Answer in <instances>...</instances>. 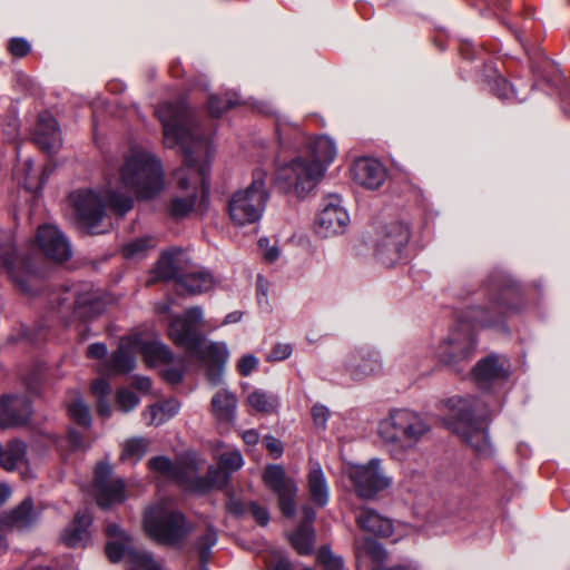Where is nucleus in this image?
Masks as SVG:
<instances>
[{
	"label": "nucleus",
	"instance_id": "f704fd0d",
	"mask_svg": "<svg viewBox=\"0 0 570 570\" xmlns=\"http://www.w3.org/2000/svg\"><path fill=\"white\" fill-rule=\"evenodd\" d=\"M140 352L150 366L171 365L175 356L170 348L160 341L145 342L140 345Z\"/></svg>",
	"mask_w": 570,
	"mask_h": 570
},
{
	"label": "nucleus",
	"instance_id": "72a5a7b5",
	"mask_svg": "<svg viewBox=\"0 0 570 570\" xmlns=\"http://www.w3.org/2000/svg\"><path fill=\"white\" fill-rule=\"evenodd\" d=\"M184 253L179 248H170L163 252L157 265L156 275L161 279H175L181 275L180 269L183 268Z\"/></svg>",
	"mask_w": 570,
	"mask_h": 570
},
{
	"label": "nucleus",
	"instance_id": "a878e982",
	"mask_svg": "<svg viewBox=\"0 0 570 570\" xmlns=\"http://www.w3.org/2000/svg\"><path fill=\"white\" fill-rule=\"evenodd\" d=\"M40 517V512L35 509L31 498H26L17 508L2 515V524L9 530H27L33 527Z\"/></svg>",
	"mask_w": 570,
	"mask_h": 570
},
{
	"label": "nucleus",
	"instance_id": "4468645a",
	"mask_svg": "<svg viewBox=\"0 0 570 570\" xmlns=\"http://www.w3.org/2000/svg\"><path fill=\"white\" fill-rule=\"evenodd\" d=\"M0 263L22 292L33 293V286L39 279V271L29 257L18 256L11 244H1Z\"/></svg>",
	"mask_w": 570,
	"mask_h": 570
},
{
	"label": "nucleus",
	"instance_id": "bf43d9fd",
	"mask_svg": "<svg viewBox=\"0 0 570 570\" xmlns=\"http://www.w3.org/2000/svg\"><path fill=\"white\" fill-rule=\"evenodd\" d=\"M249 511L258 524L264 527L268 523L269 513L266 508L261 507L256 502H250Z\"/></svg>",
	"mask_w": 570,
	"mask_h": 570
},
{
	"label": "nucleus",
	"instance_id": "20e7f679",
	"mask_svg": "<svg viewBox=\"0 0 570 570\" xmlns=\"http://www.w3.org/2000/svg\"><path fill=\"white\" fill-rule=\"evenodd\" d=\"M452 414L449 419L450 429L460 435L478 453H488L490 442L487 432L488 411L479 400L452 397L449 400Z\"/></svg>",
	"mask_w": 570,
	"mask_h": 570
},
{
	"label": "nucleus",
	"instance_id": "1a4fd4ad",
	"mask_svg": "<svg viewBox=\"0 0 570 570\" xmlns=\"http://www.w3.org/2000/svg\"><path fill=\"white\" fill-rule=\"evenodd\" d=\"M267 173L257 168L250 184L236 190L228 200V216L236 226L257 223L265 212L269 193L266 187Z\"/></svg>",
	"mask_w": 570,
	"mask_h": 570
},
{
	"label": "nucleus",
	"instance_id": "39448f33",
	"mask_svg": "<svg viewBox=\"0 0 570 570\" xmlns=\"http://www.w3.org/2000/svg\"><path fill=\"white\" fill-rule=\"evenodd\" d=\"M70 199L80 222L91 234L102 233V229H99V223L104 218L107 205L119 215L126 214L134 206L131 196L112 189L104 193L92 189L77 190L70 195Z\"/></svg>",
	"mask_w": 570,
	"mask_h": 570
},
{
	"label": "nucleus",
	"instance_id": "a19ab883",
	"mask_svg": "<svg viewBox=\"0 0 570 570\" xmlns=\"http://www.w3.org/2000/svg\"><path fill=\"white\" fill-rule=\"evenodd\" d=\"M313 540V529L308 524H301L289 537L292 546L299 554H308L312 551Z\"/></svg>",
	"mask_w": 570,
	"mask_h": 570
},
{
	"label": "nucleus",
	"instance_id": "f257e3e1",
	"mask_svg": "<svg viewBox=\"0 0 570 570\" xmlns=\"http://www.w3.org/2000/svg\"><path fill=\"white\" fill-rule=\"evenodd\" d=\"M156 115L163 125L165 146L179 147L185 155L184 165L174 176L178 187L188 194L185 197H175L169 207L173 217L181 218L195 206L197 186L200 185L204 191L209 188L210 144L184 98L160 104Z\"/></svg>",
	"mask_w": 570,
	"mask_h": 570
},
{
	"label": "nucleus",
	"instance_id": "0eeeda50",
	"mask_svg": "<svg viewBox=\"0 0 570 570\" xmlns=\"http://www.w3.org/2000/svg\"><path fill=\"white\" fill-rule=\"evenodd\" d=\"M144 529L157 543L179 548L193 531V524L179 510L161 501L146 511Z\"/></svg>",
	"mask_w": 570,
	"mask_h": 570
},
{
	"label": "nucleus",
	"instance_id": "603ef678",
	"mask_svg": "<svg viewBox=\"0 0 570 570\" xmlns=\"http://www.w3.org/2000/svg\"><path fill=\"white\" fill-rule=\"evenodd\" d=\"M293 347L288 343H277L267 354V362H278L288 358L292 355Z\"/></svg>",
	"mask_w": 570,
	"mask_h": 570
},
{
	"label": "nucleus",
	"instance_id": "0e129e2a",
	"mask_svg": "<svg viewBox=\"0 0 570 570\" xmlns=\"http://www.w3.org/2000/svg\"><path fill=\"white\" fill-rule=\"evenodd\" d=\"M242 438L244 442L248 445H255L259 441V434L254 429L244 431Z\"/></svg>",
	"mask_w": 570,
	"mask_h": 570
},
{
	"label": "nucleus",
	"instance_id": "79ce46f5",
	"mask_svg": "<svg viewBox=\"0 0 570 570\" xmlns=\"http://www.w3.org/2000/svg\"><path fill=\"white\" fill-rule=\"evenodd\" d=\"M218 535L215 529L207 528L205 533L199 535L195 541V549L198 552L199 563L207 564L210 554L212 548L217 543Z\"/></svg>",
	"mask_w": 570,
	"mask_h": 570
},
{
	"label": "nucleus",
	"instance_id": "e433bc0d",
	"mask_svg": "<svg viewBox=\"0 0 570 570\" xmlns=\"http://www.w3.org/2000/svg\"><path fill=\"white\" fill-rule=\"evenodd\" d=\"M246 403L253 411L262 414H272L279 406V400L275 394L258 389L247 395Z\"/></svg>",
	"mask_w": 570,
	"mask_h": 570
},
{
	"label": "nucleus",
	"instance_id": "9b49d317",
	"mask_svg": "<svg viewBox=\"0 0 570 570\" xmlns=\"http://www.w3.org/2000/svg\"><path fill=\"white\" fill-rule=\"evenodd\" d=\"M476 341L471 330L459 327L450 333L434 348L438 361L449 370L463 372L474 356Z\"/></svg>",
	"mask_w": 570,
	"mask_h": 570
},
{
	"label": "nucleus",
	"instance_id": "c03bdc74",
	"mask_svg": "<svg viewBox=\"0 0 570 570\" xmlns=\"http://www.w3.org/2000/svg\"><path fill=\"white\" fill-rule=\"evenodd\" d=\"M264 561L267 570H292L289 560L277 549H271L264 556Z\"/></svg>",
	"mask_w": 570,
	"mask_h": 570
},
{
	"label": "nucleus",
	"instance_id": "5701e85b",
	"mask_svg": "<svg viewBox=\"0 0 570 570\" xmlns=\"http://www.w3.org/2000/svg\"><path fill=\"white\" fill-rule=\"evenodd\" d=\"M31 415L30 401L24 396H4L0 400V428L24 424Z\"/></svg>",
	"mask_w": 570,
	"mask_h": 570
},
{
	"label": "nucleus",
	"instance_id": "b1692460",
	"mask_svg": "<svg viewBox=\"0 0 570 570\" xmlns=\"http://www.w3.org/2000/svg\"><path fill=\"white\" fill-rule=\"evenodd\" d=\"M35 142L47 154L56 153L61 144V132L56 119L45 112L40 114L35 130Z\"/></svg>",
	"mask_w": 570,
	"mask_h": 570
},
{
	"label": "nucleus",
	"instance_id": "4be33fe9",
	"mask_svg": "<svg viewBox=\"0 0 570 570\" xmlns=\"http://www.w3.org/2000/svg\"><path fill=\"white\" fill-rule=\"evenodd\" d=\"M473 376L481 389H488L492 383L507 380L509 377L507 360L498 355H489L475 364Z\"/></svg>",
	"mask_w": 570,
	"mask_h": 570
},
{
	"label": "nucleus",
	"instance_id": "3c124183",
	"mask_svg": "<svg viewBox=\"0 0 570 570\" xmlns=\"http://www.w3.org/2000/svg\"><path fill=\"white\" fill-rule=\"evenodd\" d=\"M311 415L314 426L317 430L325 431L328 419L331 417V411L327 406L316 403L311 409Z\"/></svg>",
	"mask_w": 570,
	"mask_h": 570
},
{
	"label": "nucleus",
	"instance_id": "a211bd4d",
	"mask_svg": "<svg viewBox=\"0 0 570 570\" xmlns=\"http://www.w3.org/2000/svg\"><path fill=\"white\" fill-rule=\"evenodd\" d=\"M111 468L108 463L100 462L95 469V491L97 503L101 508H108L115 503L125 501V483L122 479L109 480Z\"/></svg>",
	"mask_w": 570,
	"mask_h": 570
},
{
	"label": "nucleus",
	"instance_id": "9d476101",
	"mask_svg": "<svg viewBox=\"0 0 570 570\" xmlns=\"http://www.w3.org/2000/svg\"><path fill=\"white\" fill-rule=\"evenodd\" d=\"M284 154L278 148L275 183L284 193H294L298 198H303L316 187L324 176V166L313 164L302 153H297L291 161L282 163Z\"/></svg>",
	"mask_w": 570,
	"mask_h": 570
},
{
	"label": "nucleus",
	"instance_id": "aec40b11",
	"mask_svg": "<svg viewBox=\"0 0 570 570\" xmlns=\"http://www.w3.org/2000/svg\"><path fill=\"white\" fill-rule=\"evenodd\" d=\"M137 340L122 338L118 348L114 351L101 364L105 374L117 375L131 372L136 367Z\"/></svg>",
	"mask_w": 570,
	"mask_h": 570
},
{
	"label": "nucleus",
	"instance_id": "052dcab7",
	"mask_svg": "<svg viewBox=\"0 0 570 570\" xmlns=\"http://www.w3.org/2000/svg\"><path fill=\"white\" fill-rule=\"evenodd\" d=\"M87 355L90 358H98L105 361L107 358V346L102 343H95L88 346Z\"/></svg>",
	"mask_w": 570,
	"mask_h": 570
},
{
	"label": "nucleus",
	"instance_id": "2f4dec72",
	"mask_svg": "<svg viewBox=\"0 0 570 570\" xmlns=\"http://www.w3.org/2000/svg\"><path fill=\"white\" fill-rule=\"evenodd\" d=\"M357 525L374 535L387 538L393 533V524L390 519L384 518L373 509H361L356 517Z\"/></svg>",
	"mask_w": 570,
	"mask_h": 570
},
{
	"label": "nucleus",
	"instance_id": "393cba45",
	"mask_svg": "<svg viewBox=\"0 0 570 570\" xmlns=\"http://www.w3.org/2000/svg\"><path fill=\"white\" fill-rule=\"evenodd\" d=\"M92 518L87 511H78L75 519L63 529L61 541L70 548H82L90 540L89 527Z\"/></svg>",
	"mask_w": 570,
	"mask_h": 570
},
{
	"label": "nucleus",
	"instance_id": "bb28decb",
	"mask_svg": "<svg viewBox=\"0 0 570 570\" xmlns=\"http://www.w3.org/2000/svg\"><path fill=\"white\" fill-rule=\"evenodd\" d=\"M382 361L376 352L353 354L346 363V371L355 381H362L380 373Z\"/></svg>",
	"mask_w": 570,
	"mask_h": 570
},
{
	"label": "nucleus",
	"instance_id": "cd10ccee",
	"mask_svg": "<svg viewBox=\"0 0 570 570\" xmlns=\"http://www.w3.org/2000/svg\"><path fill=\"white\" fill-rule=\"evenodd\" d=\"M215 284L210 273L204 269H196L181 274L175 283L176 292L180 295H197L208 292Z\"/></svg>",
	"mask_w": 570,
	"mask_h": 570
},
{
	"label": "nucleus",
	"instance_id": "c9c22d12",
	"mask_svg": "<svg viewBox=\"0 0 570 570\" xmlns=\"http://www.w3.org/2000/svg\"><path fill=\"white\" fill-rule=\"evenodd\" d=\"M179 407V403L176 400H168L161 404H154L149 406L142 413V417L148 425H160L175 416L178 413Z\"/></svg>",
	"mask_w": 570,
	"mask_h": 570
},
{
	"label": "nucleus",
	"instance_id": "774afa93",
	"mask_svg": "<svg viewBox=\"0 0 570 570\" xmlns=\"http://www.w3.org/2000/svg\"><path fill=\"white\" fill-rule=\"evenodd\" d=\"M303 514H304V519H305V522L303 524L311 525V523L314 521V519L316 517L314 509L311 505H304Z\"/></svg>",
	"mask_w": 570,
	"mask_h": 570
},
{
	"label": "nucleus",
	"instance_id": "6ab92c4d",
	"mask_svg": "<svg viewBox=\"0 0 570 570\" xmlns=\"http://www.w3.org/2000/svg\"><path fill=\"white\" fill-rule=\"evenodd\" d=\"M36 239L43 254L52 261L65 262L72 255L69 240L55 225L39 226Z\"/></svg>",
	"mask_w": 570,
	"mask_h": 570
},
{
	"label": "nucleus",
	"instance_id": "ea45409f",
	"mask_svg": "<svg viewBox=\"0 0 570 570\" xmlns=\"http://www.w3.org/2000/svg\"><path fill=\"white\" fill-rule=\"evenodd\" d=\"M354 546L357 558L366 556L379 563L383 562L386 558V552L382 544L371 538H356Z\"/></svg>",
	"mask_w": 570,
	"mask_h": 570
},
{
	"label": "nucleus",
	"instance_id": "58836bf2",
	"mask_svg": "<svg viewBox=\"0 0 570 570\" xmlns=\"http://www.w3.org/2000/svg\"><path fill=\"white\" fill-rule=\"evenodd\" d=\"M67 407L68 414L75 423L85 428L90 426L91 415L89 406L85 403L78 393L71 395L67 403Z\"/></svg>",
	"mask_w": 570,
	"mask_h": 570
},
{
	"label": "nucleus",
	"instance_id": "13d9d810",
	"mask_svg": "<svg viewBox=\"0 0 570 570\" xmlns=\"http://www.w3.org/2000/svg\"><path fill=\"white\" fill-rule=\"evenodd\" d=\"M90 390L96 399L107 397L111 393V387L105 379H96L91 383Z\"/></svg>",
	"mask_w": 570,
	"mask_h": 570
},
{
	"label": "nucleus",
	"instance_id": "ddd939ff",
	"mask_svg": "<svg viewBox=\"0 0 570 570\" xmlns=\"http://www.w3.org/2000/svg\"><path fill=\"white\" fill-rule=\"evenodd\" d=\"M355 494L365 500L374 499L379 492L389 489L392 478L389 476L377 458L371 459L365 464H352L346 471Z\"/></svg>",
	"mask_w": 570,
	"mask_h": 570
},
{
	"label": "nucleus",
	"instance_id": "6e6552de",
	"mask_svg": "<svg viewBox=\"0 0 570 570\" xmlns=\"http://www.w3.org/2000/svg\"><path fill=\"white\" fill-rule=\"evenodd\" d=\"M276 137L282 153H302L313 164L323 165L324 173L336 156L335 142L328 136L307 137L295 124L278 121Z\"/></svg>",
	"mask_w": 570,
	"mask_h": 570
},
{
	"label": "nucleus",
	"instance_id": "e2e57ef3",
	"mask_svg": "<svg viewBox=\"0 0 570 570\" xmlns=\"http://www.w3.org/2000/svg\"><path fill=\"white\" fill-rule=\"evenodd\" d=\"M97 412L102 417H109L111 414V405L107 397L97 399Z\"/></svg>",
	"mask_w": 570,
	"mask_h": 570
},
{
	"label": "nucleus",
	"instance_id": "09e8293b",
	"mask_svg": "<svg viewBox=\"0 0 570 570\" xmlns=\"http://www.w3.org/2000/svg\"><path fill=\"white\" fill-rule=\"evenodd\" d=\"M117 405L127 413L134 410L139 403L137 394L128 389H120L116 395Z\"/></svg>",
	"mask_w": 570,
	"mask_h": 570
},
{
	"label": "nucleus",
	"instance_id": "864d4df0",
	"mask_svg": "<svg viewBox=\"0 0 570 570\" xmlns=\"http://www.w3.org/2000/svg\"><path fill=\"white\" fill-rule=\"evenodd\" d=\"M179 366H169L163 370V377L170 384H178L184 377V361L179 360Z\"/></svg>",
	"mask_w": 570,
	"mask_h": 570
},
{
	"label": "nucleus",
	"instance_id": "c756f323",
	"mask_svg": "<svg viewBox=\"0 0 570 570\" xmlns=\"http://www.w3.org/2000/svg\"><path fill=\"white\" fill-rule=\"evenodd\" d=\"M188 481L186 488L196 492H207L212 488H222L226 484L228 472L219 469L209 468L206 478H200L196 473L194 464L188 465Z\"/></svg>",
	"mask_w": 570,
	"mask_h": 570
},
{
	"label": "nucleus",
	"instance_id": "f8f14e48",
	"mask_svg": "<svg viewBox=\"0 0 570 570\" xmlns=\"http://www.w3.org/2000/svg\"><path fill=\"white\" fill-rule=\"evenodd\" d=\"M490 289L494 296L485 305L468 306L460 320L473 326L490 327L502 322L509 311L514 309L505 301L513 292L498 282L491 281Z\"/></svg>",
	"mask_w": 570,
	"mask_h": 570
},
{
	"label": "nucleus",
	"instance_id": "473e14b6",
	"mask_svg": "<svg viewBox=\"0 0 570 570\" xmlns=\"http://www.w3.org/2000/svg\"><path fill=\"white\" fill-rule=\"evenodd\" d=\"M191 463L174 464L167 456H155L148 461L149 469L159 473L161 476L173 480L186 488L188 481V465Z\"/></svg>",
	"mask_w": 570,
	"mask_h": 570
},
{
	"label": "nucleus",
	"instance_id": "7c9ffc66",
	"mask_svg": "<svg viewBox=\"0 0 570 570\" xmlns=\"http://www.w3.org/2000/svg\"><path fill=\"white\" fill-rule=\"evenodd\" d=\"M212 413L220 424H233L236 419L237 399L228 390H219L212 397Z\"/></svg>",
	"mask_w": 570,
	"mask_h": 570
},
{
	"label": "nucleus",
	"instance_id": "69168bd1",
	"mask_svg": "<svg viewBox=\"0 0 570 570\" xmlns=\"http://www.w3.org/2000/svg\"><path fill=\"white\" fill-rule=\"evenodd\" d=\"M134 383L138 390L144 391V392L150 391L151 385H153L150 379H148L146 376H137L135 379Z\"/></svg>",
	"mask_w": 570,
	"mask_h": 570
},
{
	"label": "nucleus",
	"instance_id": "8fccbe9b",
	"mask_svg": "<svg viewBox=\"0 0 570 570\" xmlns=\"http://www.w3.org/2000/svg\"><path fill=\"white\" fill-rule=\"evenodd\" d=\"M494 94L502 100H518L521 101V98L518 97L513 86L504 78H498L493 86Z\"/></svg>",
	"mask_w": 570,
	"mask_h": 570
},
{
	"label": "nucleus",
	"instance_id": "4c0bfd02",
	"mask_svg": "<svg viewBox=\"0 0 570 570\" xmlns=\"http://www.w3.org/2000/svg\"><path fill=\"white\" fill-rule=\"evenodd\" d=\"M156 240L151 236H142L126 243L122 246V255L126 259L140 261L148 252L156 247Z\"/></svg>",
	"mask_w": 570,
	"mask_h": 570
},
{
	"label": "nucleus",
	"instance_id": "338daca9",
	"mask_svg": "<svg viewBox=\"0 0 570 570\" xmlns=\"http://www.w3.org/2000/svg\"><path fill=\"white\" fill-rule=\"evenodd\" d=\"M69 440H70L71 445L75 449L83 448L81 435L77 431H75V430L69 431Z\"/></svg>",
	"mask_w": 570,
	"mask_h": 570
},
{
	"label": "nucleus",
	"instance_id": "6e6d98bb",
	"mask_svg": "<svg viewBox=\"0 0 570 570\" xmlns=\"http://www.w3.org/2000/svg\"><path fill=\"white\" fill-rule=\"evenodd\" d=\"M30 49V43L23 38H12L9 42V50L16 58L24 57Z\"/></svg>",
	"mask_w": 570,
	"mask_h": 570
},
{
	"label": "nucleus",
	"instance_id": "de8ad7c7",
	"mask_svg": "<svg viewBox=\"0 0 570 570\" xmlns=\"http://www.w3.org/2000/svg\"><path fill=\"white\" fill-rule=\"evenodd\" d=\"M244 464L243 456L239 451H226L219 456V465L228 473L237 471Z\"/></svg>",
	"mask_w": 570,
	"mask_h": 570
},
{
	"label": "nucleus",
	"instance_id": "7ed1b4c3",
	"mask_svg": "<svg viewBox=\"0 0 570 570\" xmlns=\"http://www.w3.org/2000/svg\"><path fill=\"white\" fill-rule=\"evenodd\" d=\"M120 183L138 198H153L165 187L161 164L147 151L132 150L120 168Z\"/></svg>",
	"mask_w": 570,
	"mask_h": 570
},
{
	"label": "nucleus",
	"instance_id": "412c9836",
	"mask_svg": "<svg viewBox=\"0 0 570 570\" xmlns=\"http://www.w3.org/2000/svg\"><path fill=\"white\" fill-rule=\"evenodd\" d=\"M351 175L356 184L367 189H377L385 181L386 170L379 160L364 157L353 163Z\"/></svg>",
	"mask_w": 570,
	"mask_h": 570
},
{
	"label": "nucleus",
	"instance_id": "680f3d73",
	"mask_svg": "<svg viewBox=\"0 0 570 570\" xmlns=\"http://www.w3.org/2000/svg\"><path fill=\"white\" fill-rule=\"evenodd\" d=\"M106 533L108 537L112 538L114 540H121L127 541L130 539L125 531H122L118 524L116 523H109L106 527Z\"/></svg>",
	"mask_w": 570,
	"mask_h": 570
},
{
	"label": "nucleus",
	"instance_id": "dca6fc26",
	"mask_svg": "<svg viewBox=\"0 0 570 570\" xmlns=\"http://www.w3.org/2000/svg\"><path fill=\"white\" fill-rule=\"evenodd\" d=\"M264 482L277 495L282 513L287 518H293L296 512L295 499L298 492L295 480L286 475L283 466L273 464L266 468Z\"/></svg>",
	"mask_w": 570,
	"mask_h": 570
},
{
	"label": "nucleus",
	"instance_id": "37998d69",
	"mask_svg": "<svg viewBox=\"0 0 570 570\" xmlns=\"http://www.w3.org/2000/svg\"><path fill=\"white\" fill-rule=\"evenodd\" d=\"M147 451V442L141 438L128 440L124 446L121 458L124 460L139 461Z\"/></svg>",
	"mask_w": 570,
	"mask_h": 570
},
{
	"label": "nucleus",
	"instance_id": "c85d7f7f",
	"mask_svg": "<svg viewBox=\"0 0 570 570\" xmlns=\"http://www.w3.org/2000/svg\"><path fill=\"white\" fill-rule=\"evenodd\" d=\"M307 491L311 501L315 505L324 508L328 503L330 487L318 462H311L307 474Z\"/></svg>",
	"mask_w": 570,
	"mask_h": 570
},
{
	"label": "nucleus",
	"instance_id": "423d86ee",
	"mask_svg": "<svg viewBox=\"0 0 570 570\" xmlns=\"http://www.w3.org/2000/svg\"><path fill=\"white\" fill-rule=\"evenodd\" d=\"M429 430V424L419 413L409 409H394L380 421L377 433L385 444L407 451L414 449Z\"/></svg>",
	"mask_w": 570,
	"mask_h": 570
},
{
	"label": "nucleus",
	"instance_id": "4d7b16f0",
	"mask_svg": "<svg viewBox=\"0 0 570 570\" xmlns=\"http://www.w3.org/2000/svg\"><path fill=\"white\" fill-rule=\"evenodd\" d=\"M263 444L266 448V450L273 455L275 459H278L282 456L284 452V446L281 440L273 435H266L263 439Z\"/></svg>",
	"mask_w": 570,
	"mask_h": 570
},
{
	"label": "nucleus",
	"instance_id": "f3484780",
	"mask_svg": "<svg viewBox=\"0 0 570 570\" xmlns=\"http://www.w3.org/2000/svg\"><path fill=\"white\" fill-rule=\"evenodd\" d=\"M350 223V216L336 195H330L315 219V233L321 237H331L343 234Z\"/></svg>",
	"mask_w": 570,
	"mask_h": 570
},
{
	"label": "nucleus",
	"instance_id": "49530a36",
	"mask_svg": "<svg viewBox=\"0 0 570 570\" xmlns=\"http://www.w3.org/2000/svg\"><path fill=\"white\" fill-rule=\"evenodd\" d=\"M317 560L322 564L323 570H344L342 558L334 556L326 547L318 550Z\"/></svg>",
	"mask_w": 570,
	"mask_h": 570
},
{
	"label": "nucleus",
	"instance_id": "f03ea898",
	"mask_svg": "<svg viewBox=\"0 0 570 570\" xmlns=\"http://www.w3.org/2000/svg\"><path fill=\"white\" fill-rule=\"evenodd\" d=\"M203 320V311L198 306L188 308L183 316H173L168 324V336L179 347L185 348L194 357L207 364V379L214 385L222 381L224 367L229 358L227 344L224 342H206L197 331Z\"/></svg>",
	"mask_w": 570,
	"mask_h": 570
},
{
	"label": "nucleus",
	"instance_id": "2eb2a0df",
	"mask_svg": "<svg viewBox=\"0 0 570 570\" xmlns=\"http://www.w3.org/2000/svg\"><path fill=\"white\" fill-rule=\"evenodd\" d=\"M410 240L409 227L402 223H392L385 226L377 235L375 255L386 265L396 264L403 256V250Z\"/></svg>",
	"mask_w": 570,
	"mask_h": 570
},
{
	"label": "nucleus",
	"instance_id": "5fc2aeb1",
	"mask_svg": "<svg viewBox=\"0 0 570 570\" xmlns=\"http://www.w3.org/2000/svg\"><path fill=\"white\" fill-rule=\"evenodd\" d=\"M258 365V360L253 354L242 356L237 363V370L242 376H248Z\"/></svg>",
	"mask_w": 570,
	"mask_h": 570
},
{
	"label": "nucleus",
	"instance_id": "a18cd8bd",
	"mask_svg": "<svg viewBox=\"0 0 570 570\" xmlns=\"http://www.w3.org/2000/svg\"><path fill=\"white\" fill-rule=\"evenodd\" d=\"M239 104L236 92L229 97L226 102L222 101L219 97L212 95L208 98V111L213 117H219L227 108L234 107Z\"/></svg>",
	"mask_w": 570,
	"mask_h": 570
}]
</instances>
